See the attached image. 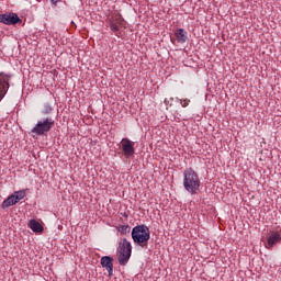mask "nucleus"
Here are the masks:
<instances>
[{"mask_svg": "<svg viewBox=\"0 0 281 281\" xmlns=\"http://www.w3.org/2000/svg\"><path fill=\"white\" fill-rule=\"evenodd\" d=\"M183 188L189 194H198L201 188V179L199 173L192 168H188L183 171Z\"/></svg>", "mask_w": 281, "mask_h": 281, "instance_id": "obj_1", "label": "nucleus"}, {"mask_svg": "<svg viewBox=\"0 0 281 281\" xmlns=\"http://www.w3.org/2000/svg\"><path fill=\"white\" fill-rule=\"evenodd\" d=\"M132 238L139 247H148L150 240V228L146 225H137L132 229Z\"/></svg>", "mask_w": 281, "mask_h": 281, "instance_id": "obj_2", "label": "nucleus"}, {"mask_svg": "<svg viewBox=\"0 0 281 281\" xmlns=\"http://www.w3.org/2000/svg\"><path fill=\"white\" fill-rule=\"evenodd\" d=\"M262 240L266 241V249H273L281 243V228H268L262 233Z\"/></svg>", "mask_w": 281, "mask_h": 281, "instance_id": "obj_3", "label": "nucleus"}, {"mask_svg": "<svg viewBox=\"0 0 281 281\" xmlns=\"http://www.w3.org/2000/svg\"><path fill=\"white\" fill-rule=\"evenodd\" d=\"M131 254H133V246L131 245V241L123 239L117 248V260L121 267H126V265H128Z\"/></svg>", "mask_w": 281, "mask_h": 281, "instance_id": "obj_4", "label": "nucleus"}, {"mask_svg": "<svg viewBox=\"0 0 281 281\" xmlns=\"http://www.w3.org/2000/svg\"><path fill=\"white\" fill-rule=\"evenodd\" d=\"M54 119L46 117L44 120H41L36 123V125L32 128L31 133H34V135H46V133H49L52 128H54Z\"/></svg>", "mask_w": 281, "mask_h": 281, "instance_id": "obj_5", "label": "nucleus"}, {"mask_svg": "<svg viewBox=\"0 0 281 281\" xmlns=\"http://www.w3.org/2000/svg\"><path fill=\"white\" fill-rule=\"evenodd\" d=\"M24 196H27V190L22 189L20 191H14L13 194L8 196L2 202V210H5L7 207H12V205H16V203H19V201H23Z\"/></svg>", "mask_w": 281, "mask_h": 281, "instance_id": "obj_6", "label": "nucleus"}, {"mask_svg": "<svg viewBox=\"0 0 281 281\" xmlns=\"http://www.w3.org/2000/svg\"><path fill=\"white\" fill-rule=\"evenodd\" d=\"M110 30L114 32L115 36H117V32H120V27H124V18L122 14L114 13L109 19Z\"/></svg>", "mask_w": 281, "mask_h": 281, "instance_id": "obj_7", "label": "nucleus"}, {"mask_svg": "<svg viewBox=\"0 0 281 281\" xmlns=\"http://www.w3.org/2000/svg\"><path fill=\"white\" fill-rule=\"evenodd\" d=\"M10 80H12V76L0 72V102L5 98L8 90L10 89Z\"/></svg>", "mask_w": 281, "mask_h": 281, "instance_id": "obj_8", "label": "nucleus"}, {"mask_svg": "<svg viewBox=\"0 0 281 281\" xmlns=\"http://www.w3.org/2000/svg\"><path fill=\"white\" fill-rule=\"evenodd\" d=\"M121 148L123 150L124 157L128 159V157H133L135 155V143L128 138H123L121 140Z\"/></svg>", "mask_w": 281, "mask_h": 281, "instance_id": "obj_9", "label": "nucleus"}, {"mask_svg": "<svg viewBox=\"0 0 281 281\" xmlns=\"http://www.w3.org/2000/svg\"><path fill=\"white\" fill-rule=\"evenodd\" d=\"M0 23L4 25H16V23H21V18L16 13H3L0 14Z\"/></svg>", "mask_w": 281, "mask_h": 281, "instance_id": "obj_10", "label": "nucleus"}, {"mask_svg": "<svg viewBox=\"0 0 281 281\" xmlns=\"http://www.w3.org/2000/svg\"><path fill=\"white\" fill-rule=\"evenodd\" d=\"M101 267L106 269L109 278L113 277V258L110 256H104L101 258Z\"/></svg>", "mask_w": 281, "mask_h": 281, "instance_id": "obj_11", "label": "nucleus"}, {"mask_svg": "<svg viewBox=\"0 0 281 281\" xmlns=\"http://www.w3.org/2000/svg\"><path fill=\"white\" fill-rule=\"evenodd\" d=\"M27 226L30 227V229H32V232H34L35 234H43V226L40 224L38 221L36 220H30L27 223Z\"/></svg>", "mask_w": 281, "mask_h": 281, "instance_id": "obj_12", "label": "nucleus"}, {"mask_svg": "<svg viewBox=\"0 0 281 281\" xmlns=\"http://www.w3.org/2000/svg\"><path fill=\"white\" fill-rule=\"evenodd\" d=\"M175 36H176L178 43H186V41H188V32H186V30H183V29H178L175 32Z\"/></svg>", "mask_w": 281, "mask_h": 281, "instance_id": "obj_13", "label": "nucleus"}, {"mask_svg": "<svg viewBox=\"0 0 281 281\" xmlns=\"http://www.w3.org/2000/svg\"><path fill=\"white\" fill-rule=\"evenodd\" d=\"M52 111H54L52 105L49 103H45L44 110L42 111L43 115H49V113H52Z\"/></svg>", "mask_w": 281, "mask_h": 281, "instance_id": "obj_14", "label": "nucleus"}, {"mask_svg": "<svg viewBox=\"0 0 281 281\" xmlns=\"http://www.w3.org/2000/svg\"><path fill=\"white\" fill-rule=\"evenodd\" d=\"M119 232L121 234H130L131 233V226L122 225V226L119 227Z\"/></svg>", "mask_w": 281, "mask_h": 281, "instance_id": "obj_15", "label": "nucleus"}, {"mask_svg": "<svg viewBox=\"0 0 281 281\" xmlns=\"http://www.w3.org/2000/svg\"><path fill=\"white\" fill-rule=\"evenodd\" d=\"M180 104L183 106V109H186V106L190 104V99H181Z\"/></svg>", "mask_w": 281, "mask_h": 281, "instance_id": "obj_16", "label": "nucleus"}, {"mask_svg": "<svg viewBox=\"0 0 281 281\" xmlns=\"http://www.w3.org/2000/svg\"><path fill=\"white\" fill-rule=\"evenodd\" d=\"M53 3H54V5H56V3H58V0H50Z\"/></svg>", "mask_w": 281, "mask_h": 281, "instance_id": "obj_17", "label": "nucleus"}, {"mask_svg": "<svg viewBox=\"0 0 281 281\" xmlns=\"http://www.w3.org/2000/svg\"><path fill=\"white\" fill-rule=\"evenodd\" d=\"M165 104H169V101H168V99H165Z\"/></svg>", "mask_w": 281, "mask_h": 281, "instance_id": "obj_18", "label": "nucleus"}, {"mask_svg": "<svg viewBox=\"0 0 281 281\" xmlns=\"http://www.w3.org/2000/svg\"><path fill=\"white\" fill-rule=\"evenodd\" d=\"M123 216H127L126 213H124Z\"/></svg>", "mask_w": 281, "mask_h": 281, "instance_id": "obj_19", "label": "nucleus"}]
</instances>
